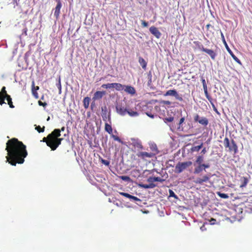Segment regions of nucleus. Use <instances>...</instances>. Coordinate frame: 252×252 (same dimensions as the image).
Listing matches in <instances>:
<instances>
[{"instance_id":"nucleus-1","label":"nucleus","mask_w":252,"mask_h":252,"mask_svg":"<svg viewBox=\"0 0 252 252\" xmlns=\"http://www.w3.org/2000/svg\"><path fill=\"white\" fill-rule=\"evenodd\" d=\"M5 150L7 152L6 161L12 166H16L17 163H23L28 156L26 146L16 138L7 141Z\"/></svg>"},{"instance_id":"nucleus-2","label":"nucleus","mask_w":252,"mask_h":252,"mask_svg":"<svg viewBox=\"0 0 252 252\" xmlns=\"http://www.w3.org/2000/svg\"><path fill=\"white\" fill-rule=\"evenodd\" d=\"M60 131L54 130L46 137H44L42 139V141L45 142L51 150L55 151L61 145L62 141L63 140V138H60Z\"/></svg>"},{"instance_id":"nucleus-3","label":"nucleus","mask_w":252,"mask_h":252,"mask_svg":"<svg viewBox=\"0 0 252 252\" xmlns=\"http://www.w3.org/2000/svg\"><path fill=\"white\" fill-rule=\"evenodd\" d=\"M223 145L225 148L228 149L229 152H233L234 154L238 153V146L233 139H231V142H230L229 138L225 137L223 140Z\"/></svg>"},{"instance_id":"nucleus-4","label":"nucleus","mask_w":252,"mask_h":252,"mask_svg":"<svg viewBox=\"0 0 252 252\" xmlns=\"http://www.w3.org/2000/svg\"><path fill=\"white\" fill-rule=\"evenodd\" d=\"M211 174L210 173L204 175L201 177H197L194 181V183L196 184L203 185L204 183H209L210 185L213 184V183L210 181Z\"/></svg>"},{"instance_id":"nucleus-5","label":"nucleus","mask_w":252,"mask_h":252,"mask_svg":"<svg viewBox=\"0 0 252 252\" xmlns=\"http://www.w3.org/2000/svg\"><path fill=\"white\" fill-rule=\"evenodd\" d=\"M191 165L192 162L190 161L179 162L175 166V172L177 173H180Z\"/></svg>"},{"instance_id":"nucleus-6","label":"nucleus","mask_w":252,"mask_h":252,"mask_svg":"<svg viewBox=\"0 0 252 252\" xmlns=\"http://www.w3.org/2000/svg\"><path fill=\"white\" fill-rule=\"evenodd\" d=\"M153 151H155V153H148L145 152H140L137 154V156L143 159H145L146 158H153L158 153V150L157 148H156Z\"/></svg>"},{"instance_id":"nucleus-7","label":"nucleus","mask_w":252,"mask_h":252,"mask_svg":"<svg viewBox=\"0 0 252 252\" xmlns=\"http://www.w3.org/2000/svg\"><path fill=\"white\" fill-rule=\"evenodd\" d=\"M198 48L203 52H204L210 55L213 60L215 59L216 54L214 52L213 50L205 48L202 45H198Z\"/></svg>"},{"instance_id":"nucleus-8","label":"nucleus","mask_w":252,"mask_h":252,"mask_svg":"<svg viewBox=\"0 0 252 252\" xmlns=\"http://www.w3.org/2000/svg\"><path fill=\"white\" fill-rule=\"evenodd\" d=\"M194 120L204 126H206L208 124V120L207 118L205 117H200L197 115L195 116Z\"/></svg>"},{"instance_id":"nucleus-9","label":"nucleus","mask_w":252,"mask_h":252,"mask_svg":"<svg viewBox=\"0 0 252 252\" xmlns=\"http://www.w3.org/2000/svg\"><path fill=\"white\" fill-rule=\"evenodd\" d=\"M106 93L105 91H96L94 94L92 100H94V101L100 100Z\"/></svg>"},{"instance_id":"nucleus-10","label":"nucleus","mask_w":252,"mask_h":252,"mask_svg":"<svg viewBox=\"0 0 252 252\" xmlns=\"http://www.w3.org/2000/svg\"><path fill=\"white\" fill-rule=\"evenodd\" d=\"M149 31L150 32L155 36L157 38H159L161 35V33L158 29L155 26H152L150 28Z\"/></svg>"},{"instance_id":"nucleus-11","label":"nucleus","mask_w":252,"mask_h":252,"mask_svg":"<svg viewBox=\"0 0 252 252\" xmlns=\"http://www.w3.org/2000/svg\"><path fill=\"white\" fill-rule=\"evenodd\" d=\"M119 114L121 116H124L128 115L130 117H136L138 115L137 111H117Z\"/></svg>"},{"instance_id":"nucleus-12","label":"nucleus","mask_w":252,"mask_h":252,"mask_svg":"<svg viewBox=\"0 0 252 252\" xmlns=\"http://www.w3.org/2000/svg\"><path fill=\"white\" fill-rule=\"evenodd\" d=\"M62 4L61 1H59L58 2L55 8L54 12V16L56 17V19L58 20L59 17L60 13V9L62 7Z\"/></svg>"},{"instance_id":"nucleus-13","label":"nucleus","mask_w":252,"mask_h":252,"mask_svg":"<svg viewBox=\"0 0 252 252\" xmlns=\"http://www.w3.org/2000/svg\"><path fill=\"white\" fill-rule=\"evenodd\" d=\"M124 90L128 94L132 95H133L136 93L135 89L130 86H126Z\"/></svg>"},{"instance_id":"nucleus-14","label":"nucleus","mask_w":252,"mask_h":252,"mask_svg":"<svg viewBox=\"0 0 252 252\" xmlns=\"http://www.w3.org/2000/svg\"><path fill=\"white\" fill-rule=\"evenodd\" d=\"M169 111H166L167 114L169 116L164 118V121L165 122H171L174 120V116L175 115L174 112L170 111V114H169Z\"/></svg>"},{"instance_id":"nucleus-15","label":"nucleus","mask_w":252,"mask_h":252,"mask_svg":"<svg viewBox=\"0 0 252 252\" xmlns=\"http://www.w3.org/2000/svg\"><path fill=\"white\" fill-rule=\"evenodd\" d=\"M240 182L241 184L240 185V187L241 188H243L246 187L248 183H249V179L246 177H242L241 178Z\"/></svg>"},{"instance_id":"nucleus-16","label":"nucleus","mask_w":252,"mask_h":252,"mask_svg":"<svg viewBox=\"0 0 252 252\" xmlns=\"http://www.w3.org/2000/svg\"><path fill=\"white\" fill-rule=\"evenodd\" d=\"M107 111H104V113L102 114V117L104 121L106 122L107 120L109 121L110 123V112L109 111L108 113H107Z\"/></svg>"},{"instance_id":"nucleus-17","label":"nucleus","mask_w":252,"mask_h":252,"mask_svg":"<svg viewBox=\"0 0 252 252\" xmlns=\"http://www.w3.org/2000/svg\"><path fill=\"white\" fill-rule=\"evenodd\" d=\"M228 53L231 55L232 58L238 63L240 64H241V62L240 61V60L234 55V54L233 53L232 51L229 49V48L228 47L227 48H226Z\"/></svg>"},{"instance_id":"nucleus-18","label":"nucleus","mask_w":252,"mask_h":252,"mask_svg":"<svg viewBox=\"0 0 252 252\" xmlns=\"http://www.w3.org/2000/svg\"><path fill=\"white\" fill-rule=\"evenodd\" d=\"M138 62L140 63V64L141 65L142 67L144 69H146V66H147V62L145 61V60L142 58L141 57H139L138 59Z\"/></svg>"},{"instance_id":"nucleus-19","label":"nucleus","mask_w":252,"mask_h":252,"mask_svg":"<svg viewBox=\"0 0 252 252\" xmlns=\"http://www.w3.org/2000/svg\"><path fill=\"white\" fill-rule=\"evenodd\" d=\"M204 170L202 164H198V166L195 167L193 173L195 174H198L201 173Z\"/></svg>"},{"instance_id":"nucleus-20","label":"nucleus","mask_w":252,"mask_h":252,"mask_svg":"<svg viewBox=\"0 0 252 252\" xmlns=\"http://www.w3.org/2000/svg\"><path fill=\"white\" fill-rule=\"evenodd\" d=\"M126 86L123 85L121 84L114 83V88L117 91H122L124 89Z\"/></svg>"},{"instance_id":"nucleus-21","label":"nucleus","mask_w":252,"mask_h":252,"mask_svg":"<svg viewBox=\"0 0 252 252\" xmlns=\"http://www.w3.org/2000/svg\"><path fill=\"white\" fill-rule=\"evenodd\" d=\"M5 98H6V100L7 101V104L9 105V107L11 108H14V106L13 104V102L12 101V98L11 97L10 95H7Z\"/></svg>"},{"instance_id":"nucleus-22","label":"nucleus","mask_w":252,"mask_h":252,"mask_svg":"<svg viewBox=\"0 0 252 252\" xmlns=\"http://www.w3.org/2000/svg\"><path fill=\"white\" fill-rule=\"evenodd\" d=\"M203 161V156H199L197 157V158L194 163V165L195 166L196 164H202V162Z\"/></svg>"},{"instance_id":"nucleus-23","label":"nucleus","mask_w":252,"mask_h":252,"mask_svg":"<svg viewBox=\"0 0 252 252\" xmlns=\"http://www.w3.org/2000/svg\"><path fill=\"white\" fill-rule=\"evenodd\" d=\"M91 98L89 97H85L83 100V104L85 109H87L89 107Z\"/></svg>"},{"instance_id":"nucleus-24","label":"nucleus","mask_w":252,"mask_h":252,"mask_svg":"<svg viewBox=\"0 0 252 252\" xmlns=\"http://www.w3.org/2000/svg\"><path fill=\"white\" fill-rule=\"evenodd\" d=\"M105 130L107 131L109 134H112V128L110 125L108 123H105Z\"/></svg>"},{"instance_id":"nucleus-25","label":"nucleus","mask_w":252,"mask_h":252,"mask_svg":"<svg viewBox=\"0 0 252 252\" xmlns=\"http://www.w3.org/2000/svg\"><path fill=\"white\" fill-rule=\"evenodd\" d=\"M148 81L147 85H148V86L149 87H152V71H150L148 72Z\"/></svg>"},{"instance_id":"nucleus-26","label":"nucleus","mask_w":252,"mask_h":252,"mask_svg":"<svg viewBox=\"0 0 252 252\" xmlns=\"http://www.w3.org/2000/svg\"><path fill=\"white\" fill-rule=\"evenodd\" d=\"M35 87L34 86V82L33 81L32 83V95L35 97V98H38V94L37 93V91H36V90H35Z\"/></svg>"},{"instance_id":"nucleus-27","label":"nucleus","mask_w":252,"mask_h":252,"mask_svg":"<svg viewBox=\"0 0 252 252\" xmlns=\"http://www.w3.org/2000/svg\"><path fill=\"white\" fill-rule=\"evenodd\" d=\"M176 93L177 91L175 90H170L166 92L165 95H171L174 96L176 94Z\"/></svg>"},{"instance_id":"nucleus-28","label":"nucleus","mask_w":252,"mask_h":252,"mask_svg":"<svg viewBox=\"0 0 252 252\" xmlns=\"http://www.w3.org/2000/svg\"><path fill=\"white\" fill-rule=\"evenodd\" d=\"M203 146V143H201L200 145L192 147L191 148V152H198Z\"/></svg>"},{"instance_id":"nucleus-29","label":"nucleus","mask_w":252,"mask_h":252,"mask_svg":"<svg viewBox=\"0 0 252 252\" xmlns=\"http://www.w3.org/2000/svg\"><path fill=\"white\" fill-rule=\"evenodd\" d=\"M101 88L104 89H113L114 88V83H108L106 84H103L101 86Z\"/></svg>"},{"instance_id":"nucleus-30","label":"nucleus","mask_w":252,"mask_h":252,"mask_svg":"<svg viewBox=\"0 0 252 252\" xmlns=\"http://www.w3.org/2000/svg\"><path fill=\"white\" fill-rule=\"evenodd\" d=\"M141 187L145 189H150V188H154L156 187V185L154 184L153 183H150V184H143L142 185H140Z\"/></svg>"},{"instance_id":"nucleus-31","label":"nucleus","mask_w":252,"mask_h":252,"mask_svg":"<svg viewBox=\"0 0 252 252\" xmlns=\"http://www.w3.org/2000/svg\"><path fill=\"white\" fill-rule=\"evenodd\" d=\"M7 95L8 94L6 93L5 87H3L1 90V91L0 92V96H4V97H6Z\"/></svg>"},{"instance_id":"nucleus-32","label":"nucleus","mask_w":252,"mask_h":252,"mask_svg":"<svg viewBox=\"0 0 252 252\" xmlns=\"http://www.w3.org/2000/svg\"><path fill=\"white\" fill-rule=\"evenodd\" d=\"M217 193L218 196H219L221 198L227 199L229 197L228 195L226 193H221L220 192H217Z\"/></svg>"},{"instance_id":"nucleus-33","label":"nucleus","mask_w":252,"mask_h":252,"mask_svg":"<svg viewBox=\"0 0 252 252\" xmlns=\"http://www.w3.org/2000/svg\"><path fill=\"white\" fill-rule=\"evenodd\" d=\"M119 178L123 181L130 182L131 181L130 178L127 176H121Z\"/></svg>"},{"instance_id":"nucleus-34","label":"nucleus","mask_w":252,"mask_h":252,"mask_svg":"<svg viewBox=\"0 0 252 252\" xmlns=\"http://www.w3.org/2000/svg\"><path fill=\"white\" fill-rule=\"evenodd\" d=\"M45 127L43 126L42 127H41L40 126H38L35 127V129L39 132H43L44 131Z\"/></svg>"},{"instance_id":"nucleus-35","label":"nucleus","mask_w":252,"mask_h":252,"mask_svg":"<svg viewBox=\"0 0 252 252\" xmlns=\"http://www.w3.org/2000/svg\"><path fill=\"white\" fill-rule=\"evenodd\" d=\"M57 87L59 89V93L60 94L61 93V90H62V86H61V83L60 76H59V80H58V83L57 84Z\"/></svg>"},{"instance_id":"nucleus-36","label":"nucleus","mask_w":252,"mask_h":252,"mask_svg":"<svg viewBox=\"0 0 252 252\" xmlns=\"http://www.w3.org/2000/svg\"><path fill=\"white\" fill-rule=\"evenodd\" d=\"M134 146L139 149H142L143 147L140 142H136L134 144Z\"/></svg>"},{"instance_id":"nucleus-37","label":"nucleus","mask_w":252,"mask_h":252,"mask_svg":"<svg viewBox=\"0 0 252 252\" xmlns=\"http://www.w3.org/2000/svg\"><path fill=\"white\" fill-rule=\"evenodd\" d=\"M169 196L170 197H174L175 198H177V196L175 194V193H174V192L171 190V189H169Z\"/></svg>"},{"instance_id":"nucleus-38","label":"nucleus","mask_w":252,"mask_h":252,"mask_svg":"<svg viewBox=\"0 0 252 252\" xmlns=\"http://www.w3.org/2000/svg\"><path fill=\"white\" fill-rule=\"evenodd\" d=\"M174 96L176 98V99L179 101H182L183 100L182 95L181 94H178L177 92L176 93V94H175V95Z\"/></svg>"},{"instance_id":"nucleus-39","label":"nucleus","mask_w":252,"mask_h":252,"mask_svg":"<svg viewBox=\"0 0 252 252\" xmlns=\"http://www.w3.org/2000/svg\"><path fill=\"white\" fill-rule=\"evenodd\" d=\"M5 99H6V98L4 97V96H0V105H2L3 104H6V102H5Z\"/></svg>"},{"instance_id":"nucleus-40","label":"nucleus","mask_w":252,"mask_h":252,"mask_svg":"<svg viewBox=\"0 0 252 252\" xmlns=\"http://www.w3.org/2000/svg\"><path fill=\"white\" fill-rule=\"evenodd\" d=\"M119 193H120L121 195H122V196H125V197H126V198H128L130 199V196H131V195H130V194H128V193H127L123 192H119Z\"/></svg>"},{"instance_id":"nucleus-41","label":"nucleus","mask_w":252,"mask_h":252,"mask_svg":"<svg viewBox=\"0 0 252 252\" xmlns=\"http://www.w3.org/2000/svg\"><path fill=\"white\" fill-rule=\"evenodd\" d=\"M101 162L102 163H103L104 165H107V166H108L110 164V162L108 160H105L104 159H101Z\"/></svg>"},{"instance_id":"nucleus-42","label":"nucleus","mask_w":252,"mask_h":252,"mask_svg":"<svg viewBox=\"0 0 252 252\" xmlns=\"http://www.w3.org/2000/svg\"><path fill=\"white\" fill-rule=\"evenodd\" d=\"M112 137L113 138L114 140L118 141L119 142H122L121 139L118 136L112 134Z\"/></svg>"},{"instance_id":"nucleus-43","label":"nucleus","mask_w":252,"mask_h":252,"mask_svg":"<svg viewBox=\"0 0 252 252\" xmlns=\"http://www.w3.org/2000/svg\"><path fill=\"white\" fill-rule=\"evenodd\" d=\"M155 182H162L163 181V180L160 177H154Z\"/></svg>"},{"instance_id":"nucleus-44","label":"nucleus","mask_w":252,"mask_h":252,"mask_svg":"<svg viewBox=\"0 0 252 252\" xmlns=\"http://www.w3.org/2000/svg\"><path fill=\"white\" fill-rule=\"evenodd\" d=\"M130 199L133 200L134 201H140V199L139 198H138V197H137L136 196H132L131 195L130 196Z\"/></svg>"},{"instance_id":"nucleus-45","label":"nucleus","mask_w":252,"mask_h":252,"mask_svg":"<svg viewBox=\"0 0 252 252\" xmlns=\"http://www.w3.org/2000/svg\"><path fill=\"white\" fill-rule=\"evenodd\" d=\"M221 37L222 38V39L223 40V42L224 44L225 45L226 48H227L228 46V45H227V43H226V41L225 40L224 35H223V33L222 32H221Z\"/></svg>"},{"instance_id":"nucleus-46","label":"nucleus","mask_w":252,"mask_h":252,"mask_svg":"<svg viewBox=\"0 0 252 252\" xmlns=\"http://www.w3.org/2000/svg\"><path fill=\"white\" fill-rule=\"evenodd\" d=\"M146 114L149 117H151L152 118H154V115L152 114V112L151 111H147L146 113Z\"/></svg>"},{"instance_id":"nucleus-47","label":"nucleus","mask_w":252,"mask_h":252,"mask_svg":"<svg viewBox=\"0 0 252 252\" xmlns=\"http://www.w3.org/2000/svg\"><path fill=\"white\" fill-rule=\"evenodd\" d=\"M202 166L203 167V169L205 170L206 169L209 168L210 167V165L209 164L202 163Z\"/></svg>"},{"instance_id":"nucleus-48","label":"nucleus","mask_w":252,"mask_h":252,"mask_svg":"<svg viewBox=\"0 0 252 252\" xmlns=\"http://www.w3.org/2000/svg\"><path fill=\"white\" fill-rule=\"evenodd\" d=\"M148 182L153 183V182H155L154 177H149L147 180Z\"/></svg>"},{"instance_id":"nucleus-49","label":"nucleus","mask_w":252,"mask_h":252,"mask_svg":"<svg viewBox=\"0 0 252 252\" xmlns=\"http://www.w3.org/2000/svg\"><path fill=\"white\" fill-rule=\"evenodd\" d=\"M38 104L40 106H43V107L47 105V103L46 102H42L41 100L38 101Z\"/></svg>"},{"instance_id":"nucleus-50","label":"nucleus","mask_w":252,"mask_h":252,"mask_svg":"<svg viewBox=\"0 0 252 252\" xmlns=\"http://www.w3.org/2000/svg\"><path fill=\"white\" fill-rule=\"evenodd\" d=\"M142 25L144 27H147L148 26V23L145 21H142Z\"/></svg>"},{"instance_id":"nucleus-51","label":"nucleus","mask_w":252,"mask_h":252,"mask_svg":"<svg viewBox=\"0 0 252 252\" xmlns=\"http://www.w3.org/2000/svg\"><path fill=\"white\" fill-rule=\"evenodd\" d=\"M203 90L204 91V93H205V94L206 95H207L208 94V92H207V84L206 85H204V86H203Z\"/></svg>"},{"instance_id":"nucleus-52","label":"nucleus","mask_w":252,"mask_h":252,"mask_svg":"<svg viewBox=\"0 0 252 252\" xmlns=\"http://www.w3.org/2000/svg\"><path fill=\"white\" fill-rule=\"evenodd\" d=\"M65 129L64 126H63L61 129H55L54 130H59L60 131V136L61 135V131H63Z\"/></svg>"},{"instance_id":"nucleus-53","label":"nucleus","mask_w":252,"mask_h":252,"mask_svg":"<svg viewBox=\"0 0 252 252\" xmlns=\"http://www.w3.org/2000/svg\"><path fill=\"white\" fill-rule=\"evenodd\" d=\"M95 101H94V100H92V102L91 103V109L93 110V108H94V106H95Z\"/></svg>"},{"instance_id":"nucleus-54","label":"nucleus","mask_w":252,"mask_h":252,"mask_svg":"<svg viewBox=\"0 0 252 252\" xmlns=\"http://www.w3.org/2000/svg\"><path fill=\"white\" fill-rule=\"evenodd\" d=\"M207 152V150H206V148H204L201 151V154H202L203 155L205 154Z\"/></svg>"},{"instance_id":"nucleus-55","label":"nucleus","mask_w":252,"mask_h":252,"mask_svg":"<svg viewBox=\"0 0 252 252\" xmlns=\"http://www.w3.org/2000/svg\"><path fill=\"white\" fill-rule=\"evenodd\" d=\"M184 120H185L184 118H183V117L181 118L179 121V125H181V124H182L184 122Z\"/></svg>"},{"instance_id":"nucleus-56","label":"nucleus","mask_w":252,"mask_h":252,"mask_svg":"<svg viewBox=\"0 0 252 252\" xmlns=\"http://www.w3.org/2000/svg\"><path fill=\"white\" fill-rule=\"evenodd\" d=\"M162 103L163 104H170L171 103V102L169 101H163Z\"/></svg>"},{"instance_id":"nucleus-57","label":"nucleus","mask_w":252,"mask_h":252,"mask_svg":"<svg viewBox=\"0 0 252 252\" xmlns=\"http://www.w3.org/2000/svg\"><path fill=\"white\" fill-rule=\"evenodd\" d=\"M201 82H202L203 86H204V85H206L205 80L204 78H202Z\"/></svg>"},{"instance_id":"nucleus-58","label":"nucleus","mask_w":252,"mask_h":252,"mask_svg":"<svg viewBox=\"0 0 252 252\" xmlns=\"http://www.w3.org/2000/svg\"><path fill=\"white\" fill-rule=\"evenodd\" d=\"M216 221V220L212 218L210 220V222L212 224H215V222Z\"/></svg>"},{"instance_id":"nucleus-59","label":"nucleus","mask_w":252,"mask_h":252,"mask_svg":"<svg viewBox=\"0 0 252 252\" xmlns=\"http://www.w3.org/2000/svg\"><path fill=\"white\" fill-rule=\"evenodd\" d=\"M210 27H212L213 28V26H212L211 25H210V24H208L206 25V28L207 30H209V28Z\"/></svg>"},{"instance_id":"nucleus-60","label":"nucleus","mask_w":252,"mask_h":252,"mask_svg":"<svg viewBox=\"0 0 252 252\" xmlns=\"http://www.w3.org/2000/svg\"><path fill=\"white\" fill-rule=\"evenodd\" d=\"M35 87V90H36V91H37V90H39V89L38 86H36Z\"/></svg>"},{"instance_id":"nucleus-61","label":"nucleus","mask_w":252,"mask_h":252,"mask_svg":"<svg viewBox=\"0 0 252 252\" xmlns=\"http://www.w3.org/2000/svg\"><path fill=\"white\" fill-rule=\"evenodd\" d=\"M88 117H90V111H88L87 113Z\"/></svg>"},{"instance_id":"nucleus-62","label":"nucleus","mask_w":252,"mask_h":252,"mask_svg":"<svg viewBox=\"0 0 252 252\" xmlns=\"http://www.w3.org/2000/svg\"><path fill=\"white\" fill-rule=\"evenodd\" d=\"M50 120V117H48L47 121H48Z\"/></svg>"},{"instance_id":"nucleus-63","label":"nucleus","mask_w":252,"mask_h":252,"mask_svg":"<svg viewBox=\"0 0 252 252\" xmlns=\"http://www.w3.org/2000/svg\"><path fill=\"white\" fill-rule=\"evenodd\" d=\"M13 1L14 2L17 3V0H13Z\"/></svg>"},{"instance_id":"nucleus-64","label":"nucleus","mask_w":252,"mask_h":252,"mask_svg":"<svg viewBox=\"0 0 252 252\" xmlns=\"http://www.w3.org/2000/svg\"><path fill=\"white\" fill-rule=\"evenodd\" d=\"M214 110H215V111L217 110V109L214 106Z\"/></svg>"}]
</instances>
